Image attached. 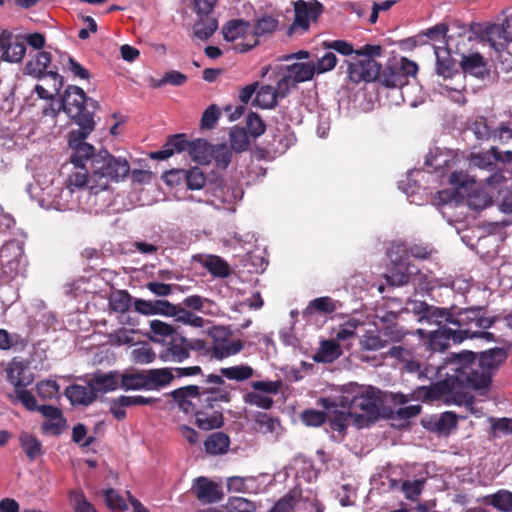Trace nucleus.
<instances>
[{
	"mask_svg": "<svg viewBox=\"0 0 512 512\" xmlns=\"http://www.w3.org/2000/svg\"><path fill=\"white\" fill-rule=\"evenodd\" d=\"M506 359L507 352L500 347L480 352L478 360L477 354L470 350L453 353L437 370L445 379L417 387L413 397L422 401L443 400L448 405H470L474 399L471 391L487 388L493 371Z\"/></svg>",
	"mask_w": 512,
	"mask_h": 512,
	"instance_id": "obj_1",
	"label": "nucleus"
},
{
	"mask_svg": "<svg viewBox=\"0 0 512 512\" xmlns=\"http://www.w3.org/2000/svg\"><path fill=\"white\" fill-rule=\"evenodd\" d=\"M72 150L70 163L73 170L67 179V188H87L95 193L106 190L111 182H118L129 175L130 165L125 158H116L107 150L95 153V147L86 140H68Z\"/></svg>",
	"mask_w": 512,
	"mask_h": 512,
	"instance_id": "obj_2",
	"label": "nucleus"
},
{
	"mask_svg": "<svg viewBox=\"0 0 512 512\" xmlns=\"http://www.w3.org/2000/svg\"><path fill=\"white\" fill-rule=\"evenodd\" d=\"M233 387L218 374L211 373L202 385H187L170 392V396L184 414L195 417V425L203 431L219 429L224 425L222 404L232 400Z\"/></svg>",
	"mask_w": 512,
	"mask_h": 512,
	"instance_id": "obj_3",
	"label": "nucleus"
},
{
	"mask_svg": "<svg viewBox=\"0 0 512 512\" xmlns=\"http://www.w3.org/2000/svg\"><path fill=\"white\" fill-rule=\"evenodd\" d=\"M100 108L98 101L87 97L84 90L78 86L69 85L61 98L58 108L51 104L44 109L45 115L57 116L62 109L68 117L79 126L68 133V140H86L95 129L94 115Z\"/></svg>",
	"mask_w": 512,
	"mask_h": 512,
	"instance_id": "obj_4",
	"label": "nucleus"
},
{
	"mask_svg": "<svg viewBox=\"0 0 512 512\" xmlns=\"http://www.w3.org/2000/svg\"><path fill=\"white\" fill-rule=\"evenodd\" d=\"M5 373L7 382L14 388V392L7 394V398L12 403L20 402L25 409L36 408V398L27 389L35 379L28 364L13 358L5 367Z\"/></svg>",
	"mask_w": 512,
	"mask_h": 512,
	"instance_id": "obj_5",
	"label": "nucleus"
},
{
	"mask_svg": "<svg viewBox=\"0 0 512 512\" xmlns=\"http://www.w3.org/2000/svg\"><path fill=\"white\" fill-rule=\"evenodd\" d=\"M496 320V317L486 316L485 306H474L455 311L454 326L464 341L473 339L476 330L491 328Z\"/></svg>",
	"mask_w": 512,
	"mask_h": 512,
	"instance_id": "obj_6",
	"label": "nucleus"
},
{
	"mask_svg": "<svg viewBox=\"0 0 512 512\" xmlns=\"http://www.w3.org/2000/svg\"><path fill=\"white\" fill-rule=\"evenodd\" d=\"M294 20L288 32L305 33L311 24H316L324 12V6L318 0H297L293 2Z\"/></svg>",
	"mask_w": 512,
	"mask_h": 512,
	"instance_id": "obj_7",
	"label": "nucleus"
},
{
	"mask_svg": "<svg viewBox=\"0 0 512 512\" xmlns=\"http://www.w3.org/2000/svg\"><path fill=\"white\" fill-rule=\"evenodd\" d=\"M347 65V77L353 84L361 82L370 83L378 79L381 70V64L375 59L345 60Z\"/></svg>",
	"mask_w": 512,
	"mask_h": 512,
	"instance_id": "obj_8",
	"label": "nucleus"
},
{
	"mask_svg": "<svg viewBox=\"0 0 512 512\" xmlns=\"http://www.w3.org/2000/svg\"><path fill=\"white\" fill-rule=\"evenodd\" d=\"M341 405L353 412V415L356 414L357 410H360L372 420L377 419L380 413L378 399L373 389H366L365 392L362 391L352 399H349L348 396H343Z\"/></svg>",
	"mask_w": 512,
	"mask_h": 512,
	"instance_id": "obj_9",
	"label": "nucleus"
},
{
	"mask_svg": "<svg viewBox=\"0 0 512 512\" xmlns=\"http://www.w3.org/2000/svg\"><path fill=\"white\" fill-rule=\"evenodd\" d=\"M485 35L491 47L497 52L506 51L512 44V17H507L502 24H493L486 28Z\"/></svg>",
	"mask_w": 512,
	"mask_h": 512,
	"instance_id": "obj_10",
	"label": "nucleus"
},
{
	"mask_svg": "<svg viewBox=\"0 0 512 512\" xmlns=\"http://www.w3.org/2000/svg\"><path fill=\"white\" fill-rule=\"evenodd\" d=\"M163 346L159 358L164 362L181 363L189 358L186 337L177 333L169 340L162 339Z\"/></svg>",
	"mask_w": 512,
	"mask_h": 512,
	"instance_id": "obj_11",
	"label": "nucleus"
},
{
	"mask_svg": "<svg viewBox=\"0 0 512 512\" xmlns=\"http://www.w3.org/2000/svg\"><path fill=\"white\" fill-rule=\"evenodd\" d=\"M192 492L203 504L217 503L224 497L221 485L204 476L195 479Z\"/></svg>",
	"mask_w": 512,
	"mask_h": 512,
	"instance_id": "obj_12",
	"label": "nucleus"
},
{
	"mask_svg": "<svg viewBox=\"0 0 512 512\" xmlns=\"http://www.w3.org/2000/svg\"><path fill=\"white\" fill-rule=\"evenodd\" d=\"M278 24V20L271 15H264L257 19L251 40L238 43L235 47L236 50L241 53L251 50L259 44V37L272 34L277 29Z\"/></svg>",
	"mask_w": 512,
	"mask_h": 512,
	"instance_id": "obj_13",
	"label": "nucleus"
},
{
	"mask_svg": "<svg viewBox=\"0 0 512 512\" xmlns=\"http://www.w3.org/2000/svg\"><path fill=\"white\" fill-rule=\"evenodd\" d=\"M451 342L454 344L463 342V337L455 328L441 327L428 333V348L433 352L445 351Z\"/></svg>",
	"mask_w": 512,
	"mask_h": 512,
	"instance_id": "obj_14",
	"label": "nucleus"
},
{
	"mask_svg": "<svg viewBox=\"0 0 512 512\" xmlns=\"http://www.w3.org/2000/svg\"><path fill=\"white\" fill-rule=\"evenodd\" d=\"M0 51L2 52L1 59L5 62L17 63L20 62L26 52L25 43L13 39V34L7 30L0 33Z\"/></svg>",
	"mask_w": 512,
	"mask_h": 512,
	"instance_id": "obj_15",
	"label": "nucleus"
},
{
	"mask_svg": "<svg viewBox=\"0 0 512 512\" xmlns=\"http://www.w3.org/2000/svg\"><path fill=\"white\" fill-rule=\"evenodd\" d=\"M469 162L473 167L493 172L489 177L483 180L487 185L494 186L504 180L500 173L495 172L497 165L494 162L490 149L483 152H472L469 156Z\"/></svg>",
	"mask_w": 512,
	"mask_h": 512,
	"instance_id": "obj_16",
	"label": "nucleus"
},
{
	"mask_svg": "<svg viewBox=\"0 0 512 512\" xmlns=\"http://www.w3.org/2000/svg\"><path fill=\"white\" fill-rule=\"evenodd\" d=\"M220 333H223L222 329H215L212 332V336L214 338L210 352L212 357L222 360L239 353L243 349V343L241 340H229L226 338L220 339Z\"/></svg>",
	"mask_w": 512,
	"mask_h": 512,
	"instance_id": "obj_17",
	"label": "nucleus"
},
{
	"mask_svg": "<svg viewBox=\"0 0 512 512\" xmlns=\"http://www.w3.org/2000/svg\"><path fill=\"white\" fill-rule=\"evenodd\" d=\"M65 396L69 399L72 405H84L88 406L92 404L97 395L95 393V389L93 388L91 382L88 385H79L72 384L68 386L65 390Z\"/></svg>",
	"mask_w": 512,
	"mask_h": 512,
	"instance_id": "obj_18",
	"label": "nucleus"
},
{
	"mask_svg": "<svg viewBox=\"0 0 512 512\" xmlns=\"http://www.w3.org/2000/svg\"><path fill=\"white\" fill-rule=\"evenodd\" d=\"M189 141L185 134H175L168 138L161 150L152 152L150 157L157 160H165L171 157L175 152L187 151Z\"/></svg>",
	"mask_w": 512,
	"mask_h": 512,
	"instance_id": "obj_19",
	"label": "nucleus"
},
{
	"mask_svg": "<svg viewBox=\"0 0 512 512\" xmlns=\"http://www.w3.org/2000/svg\"><path fill=\"white\" fill-rule=\"evenodd\" d=\"M402 365H403L402 369L405 372L416 375L419 380H425V379L431 380L434 377L440 379L439 381L445 379V376H440L437 373L438 368H440L442 366V364L437 367L430 366V367L423 368L421 363L416 359L415 354H413L408 359V361H406Z\"/></svg>",
	"mask_w": 512,
	"mask_h": 512,
	"instance_id": "obj_20",
	"label": "nucleus"
},
{
	"mask_svg": "<svg viewBox=\"0 0 512 512\" xmlns=\"http://www.w3.org/2000/svg\"><path fill=\"white\" fill-rule=\"evenodd\" d=\"M51 54L47 51H40L36 56L25 65V73L36 79L45 78L48 74L47 68L51 63Z\"/></svg>",
	"mask_w": 512,
	"mask_h": 512,
	"instance_id": "obj_21",
	"label": "nucleus"
},
{
	"mask_svg": "<svg viewBox=\"0 0 512 512\" xmlns=\"http://www.w3.org/2000/svg\"><path fill=\"white\" fill-rule=\"evenodd\" d=\"M147 390L168 386L175 379L172 368L149 369L146 372Z\"/></svg>",
	"mask_w": 512,
	"mask_h": 512,
	"instance_id": "obj_22",
	"label": "nucleus"
},
{
	"mask_svg": "<svg viewBox=\"0 0 512 512\" xmlns=\"http://www.w3.org/2000/svg\"><path fill=\"white\" fill-rule=\"evenodd\" d=\"M342 355V349L335 340H322L317 352L313 355L316 363H332Z\"/></svg>",
	"mask_w": 512,
	"mask_h": 512,
	"instance_id": "obj_23",
	"label": "nucleus"
},
{
	"mask_svg": "<svg viewBox=\"0 0 512 512\" xmlns=\"http://www.w3.org/2000/svg\"><path fill=\"white\" fill-rule=\"evenodd\" d=\"M187 151L194 161L200 164H208L212 159L213 145L204 139L189 141Z\"/></svg>",
	"mask_w": 512,
	"mask_h": 512,
	"instance_id": "obj_24",
	"label": "nucleus"
},
{
	"mask_svg": "<svg viewBox=\"0 0 512 512\" xmlns=\"http://www.w3.org/2000/svg\"><path fill=\"white\" fill-rule=\"evenodd\" d=\"M460 66L464 73H468L476 77H483L486 70L484 57L478 52L467 55L462 54Z\"/></svg>",
	"mask_w": 512,
	"mask_h": 512,
	"instance_id": "obj_25",
	"label": "nucleus"
},
{
	"mask_svg": "<svg viewBox=\"0 0 512 512\" xmlns=\"http://www.w3.org/2000/svg\"><path fill=\"white\" fill-rule=\"evenodd\" d=\"M19 444L30 461H34L43 454L41 441L29 432L23 431L20 433Z\"/></svg>",
	"mask_w": 512,
	"mask_h": 512,
	"instance_id": "obj_26",
	"label": "nucleus"
},
{
	"mask_svg": "<svg viewBox=\"0 0 512 512\" xmlns=\"http://www.w3.org/2000/svg\"><path fill=\"white\" fill-rule=\"evenodd\" d=\"M230 446V438L223 432L210 434L204 442L205 451L210 455L225 454Z\"/></svg>",
	"mask_w": 512,
	"mask_h": 512,
	"instance_id": "obj_27",
	"label": "nucleus"
},
{
	"mask_svg": "<svg viewBox=\"0 0 512 512\" xmlns=\"http://www.w3.org/2000/svg\"><path fill=\"white\" fill-rule=\"evenodd\" d=\"M435 55H436V72L438 75L443 76L444 78H450L453 75L455 61L451 57L450 52L440 46H435Z\"/></svg>",
	"mask_w": 512,
	"mask_h": 512,
	"instance_id": "obj_28",
	"label": "nucleus"
},
{
	"mask_svg": "<svg viewBox=\"0 0 512 512\" xmlns=\"http://www.w3.org/2000/svg\"><path fill=\"white\" fill-rule=\"evenodd\" d=\"M22 254V249L17 243H9L0 249V262L3 268L8 267L11 272L17 271L19 267L18 258Z\"/></svg>",
	"mask_w": 512,
	"mask_h": 512,
	"instance_id": "obj_29",
	"label": "nucleus"
},
{
	"mask_svg": "<svg viewBox=\"0 0 512 512\" xmlns=\"http://www.w3.org/2000/svg\"><path fill=\"white\" fill-rule=\"evenodd\" d=\"M96 395L99 392L115 391L120 386L119 376L116 372L107 374H96L90 380Z\"/></svg>",
	"mask_w": 512,
	"mask_h": 512,
	"instance_id": "obj_30",
	"label": "nucleus"
},
{
	"mask_svg": "<svg viewBox=\"0 0 512 512\" xmlns=\"http://www.w3.org/2000/svg\"><path fill=\"white\" fill-rule=\"evenodd\" d=\"M220 376L223 380L224 378L228 380H234L237 382H243L248 379H250L254 375V369L247 365V364H241V365H235L230 367H222L219 369Z\"/></svg>",
	"mask_w": 512,
	"mask_h": 512,
	"instance_id": "obj_31",
	"label": "nucleus"
},
{
	"mask_svg": "<svg viewBox=\"0 0 512 512\" xmlns=\"http://www.w3.org/2000/svg\"><path fill=\"white\" fill-rule=\"evenodd\" d=\"M287 71L288 75L293 77V81L296 85L297 83L311 80L314 75L317 74L313 62L293 63L287 66Z\"/></svg>",
	"mask_w": 512,
	"mask_h": 512,
	"instance_id": "obj_32",
	"label": "nucleus"
},
{
	"mask_svg": "<svg viewBox=\"0 0 512 512\" xmlns=\"http://www.w3.org/2000/svg\"><path fill=\"white\" fill-rule=\"evenodd\" d=\"M455 311L446 308L432 306L423 321L435 324L438 328L447 327V324L454 325Z\"/></svg>",
	"mask_w": 512,
	"mask_h": 512,
	"instance_id": "obj_33",
	"label": "nucleus"
},
{
	"mask_svg": "<svg viewBox=\"0 0 512 512\" xmlns=\"http://www.w3.org/2000/svg\"><path fill=\"white\" fill-rule=\"evenodd\" d=\"M339 306V301L334 300L329 296L318 297L309 302L304 314L311 315L314 312L331 314L334 313Z\"/></svg>",
	"mask_w": 512,
	"mask_h": 512,
	"instance_id": "obj_34",
	"label": "nucleus"
},
{
	"mask_svg": "<svg viewBox=\"0 0 512 512\" xmlns=\"http://www.w3.org/2000/svg\"><path fill=\"white\" fill-rule=\"evenodd\" d=\"M202 266L214 277L226 278L230 275L229 264L217 255H209L202 261Z\"/></svg>",
	"mask_w": 512,
	"mask_h": 512,
	"instance_id": "obj_35",
	"label": "nucleus"
},
{
	"mask_svg": "<svg viewBox=\"0 0 512 512\" xmlns=\"http://www.w3.org/2000/svg\"><path fill=\"white\" fill-rule=\"evenodd\" d=\"M378 79L387 88H401L408 84L397 65L387 66L382 73L380 72Z\"/></svg>",
	"mask_w": 512,
	"mask_h": 512,
	"instance_id": "obj_36",
	"label": "nucleus"
},
{
	"mask_svg": "<svg viewBox=\"0 0 512 512\" xmlns=\"http://www.w3.org/2000/svg\"><path fill=\"white\" fill-rule=\"evenodd\" d=\"M194 25V34L201 40L209 39L218 28V21L213 15L198 16Z\"/></svg>",
	"mask_w": 512,
	"mask_h": 512,
	"instance_id": "obj_37",
	"label": "nucleus"
},
{
	"mask_svg": "<svg viewBox=\"0 0 512 512\" xmlns=\"http://www.w3.org/2000/svg\"><path fill=\"white\" fill-rule=\"evenodd\" d=\"M250 28V23L243 19H232L223 27V37L228 42H233L243 36Z\"/></svg>",
	"mask_w": 512,
	"mask_h": 512,
	"instance_id": "obj_38",
	"label": "nucleus"
},
{
	"mask_svg": "<svg viewBox=\"0 0 512 512\" xmlns=\"http://www.w3.org/2000/svg\"><path fill=\"white\" fill-rule=\"evenodd\" d=\"M387 284L402 286L409 282L410 274L407 272V263H393V267L385 275Z\"/></svg>",
	"mask_w": 512,
	"mask_h": 512,
	"instance_id": "obj_39",
	"label": "nucleus"
},
{
	"mask_svg": "<svg viewBox=\"0 0 512 512\" xmlns=\"http://www.w3.org/2000/svg\"><path fill=\"white\" fill-rule=\"evenodd\" d=\"M388 344V340L382 338L376 330H367L360 339V347L362 350L377 351Z\"/></svg>",
	"mask_w": 512,
	"mask_h": 512,
	"instance_id": "obj_40",
	"label": "nucleus"
},
{
	"mask_svg": "<svg viewBox=\"0 0 512 512\" xmlns=\"http://www.w3.org/2000/svg\"><path fill=\"white\" fill-rule=\"evenodd\" d=\"M120 387L126 391L147 390L146 373L136 372L121 375Z\"/></svg>",
	"mask_w": 512,
	"mask_h": 512,
	"instance_id": "obj_41",
	"label": "nucleus"
},
{
	"mask_svg": "<svg viewBox=\"0 0 512 512\" xmlns=\"http://www.w3.org/2000/svg\"><path fill=\"white\" fill-rule=\"evenodd\" d=\"M132 304V297L126 290H118L109 297V307L117 313L127 312Z\"/></svg>",
	"mask_w": 512,
	"mask_h": 512,
	"instance_id": "obj_42",
	"label": "nucleus"
},
{
	"mask_svg": "<svg viewBox=\"0 0 512 512\" xmlns=\"http://www.w3.org/2000/svg\"><path fill=\"white\" fill-rule=\"evenodd\" d=\"M426 484L425 478L416 479L413 481L404 480L401 482V491L405 498L411 502L419 500Z\"/></svg>",
	"mask_w": 512,
	"mask_h": 512,
	"instance_id": "obj_43",
	"label": "nucleus"
},
{
	"mask_svg": "<svg viewBox=\"0 0 512 512\" xmlns=\"http://www.w3.org/2000/svg\"><path fill=\"white\" fill-rule=\"evenodd\" d=\"M183 174V182H185L188 189L199 190L205 186L206 177L199 167L183 169Z\"/></svg>",
	"mask_w": 512,
	"mask_h": 512,
	"instance_id": "obj_44",
	"label": "nucleus"
},
{
	"mask_svg": "<svg viewBox=\"0 0 512 512\" xmlns=\"http://www.w3.org/2000/svg\"><path fill=\"white\" fill-rule=\"evenodd\" d=\"M231 149L237 153L246 151L250 141L247 131L241 127H234L229 133Z\"/></svg>",
	"mask_w": 512,
	"mask_h": 512,
	"instance_id": "obj_45",
	"label": "nucleus"
},
{
	"mask_svg": "<svg viewBox=\"0 0 512 512\" xmlns=\"http://www.w3.org/2000/svg\"><path fill=\"white\" fill-rule=\"evenodd\" d=\"M278 97L274 87L270 85L262 86L256 93L255 103L264 109H272L277 105Z\"/></svg>",
	"mask_w": 512,
	"mask_h": 512,
	"instance_id": "obj_46",
	"label": "nucleus"
},
{
	"mask_svg": "<svg viewBox=\"0 0 512 512\" xmlns=\"http://www.w3.org/2000/svg\"><path fill=\"white\" fill-rule=\"evenodd\" d=\"M486 502L500 511H512V492L500 490L497 493L487 496Z\"/></svg>",
	"mask_w": 512,
	"mask_h": 512,
	"instance_id": "obj_47",
	"label": "nucleus"
},
{
	"mask_svg": "<svg viewBox=\"0 0 512 512\" xmlns=\"http://www.w3.org/2000/svg\"><path fill=\"white\" fill-rule=\"evenodd\" d=\"M469 129L479 141H488L493 135V131L487 123V119L483 116L476 117L470 124Z\"/></svg>",
	"mask_w": 512,
	"mask_h": 512,
	"instance_id": "obj_48",
	"label": "nucleus"
},
{
	"mask_svg": "<svg viewBox=\"0 0 512 512\" xmlns=\"http://www.w3.org/2000/svg\"><path fill=\"white\" fill-rule=\"evenodd\" d=\"M352 416L353 412L351 411H336L334 416L329 418L330 429L337 431L341 435V438H343L349 425V420Z\"/></svg>",
	"mask_w": 512,
	"mask_h": 512,
	"instance_id": "obj_49",
	"label": "nucleus"
},
{
	"mask_svg": "<svg viewBox=\"0 0 512 512\" xmlns=\"http://www.w3.org/2000/svg\"><path fill=\"white\" fill-rule=\"evenodd\" d=\"M255 429L262 433L268 434L273 433L276 430V427L280 425V422L277 418H274L267 413L259 412L255 416Z\"/></svg>",
	"mask_w": 512,
	"mask_h": 512,
	"instance_id": "obj_50",
	"label": "nucleus"
},
{
	"mask_svg": "<svg viewBox=\"0 0 512 512\" xmlns=\"http://www.w3.org/2000/svg\"><path fill=\"white\" fill-rule=\"evenodd\" d=\"M59 385L54 380H42L36 384V391L42 400H51L59 395Z\"/></svg>",
	"mask_w": 512,
	"mask_h": 512,
	"instance_id": "obj_51",
	"label": "nucleus"
},
{
	"mask_svg": "<svg viewBox=\"0 0 512 512\" xmlns=\"http://www.w3.org/2000/svg\"><path fill=\"white\" fill-rule=\"evenodd\" d=\"M212 158L215 160L218 168L226 169L231 162V149L226 144L213 146Z\"/></svg>",
	"mask_w": 512,
	"mask_h": 512,
	"instance_id": "obj_52",
	"label": "nucleus"
},
{
	"mask_svg": "<svg viewBox=\"0 0 512 512\" xmlns=\"http://www.w3.org/2000/svg\"><path fill=\"white\" fill-rule=\"evenodd\" d=\"M321 46L324 49L330 50L332 52H337L343 56H350L353 55L355 52L353 45L346 40L323 41L321 43Z\"/></svg>",
	"mask_w": 512,
	"mask_h": 512,
	"instance_id": "obj_53",
	"label": "nucleus"
},
{
	"mask_svg": "<svg viewBox=\"0 0 512 512\" xmlns=\"http://www.w3.org/2000/svg\"><path fill=\"white\" fill-rule=\"evenodd\" d=\"M243 401L246 404L254 405L259 408L268 410L273 406V399L269 396H264L260 393H257L255 391L247 392L243 395Z\"/></svg>",
	"mask_w": 512,
	"mask_h": 512,
	"instance_id": "obj_54",
	"label": "nucleus"
},
{
	"mask_svg": "<svg viewBox=\"0 0 512 512\" xmlns=\"http://www.w3.org/2000/svg\"><path fill=\"white\" fill-rule=\"evenodd\" d=\"M246 126L248 133L257 138L265 132L266 125L261 117L254 112H250L246 118Z\"/></svg>",
	"mask_w": 512,
	"mask_h": 512,
	"instance_id": "obj_55",
	"label": "nucleus"
},
{
	"mask_svg": "<svg viewBox=\"0 0 512 512\" xmlns=\"http://www.w3.org/2000/svg\"><path fill=\"white\" fill-rule=\"evenodd\" d=\"M227 508L230 512H255L256 505L243 497H230L228 499Z\"/></svg>",
	"mask_w": 512,
	"mask_h": 512,
	"instance_id": "obj_56",
	"label": "nucleus"
},
{
	"mask_svg": "<svg viewBox=\"0 0 512 512\" xmlns=\"http://www.w3.org/2000/svg\"><path fill=\"white\" fill-rule=\"evenodd\" d=\"M104 498L107 507L110 510H127V504L123 497L113 488L106 489L104 491Z\"/></svg>",
	"mask_w": 512,
	"mask_h": 512,
	"instance_id": "obj_57",
	"label": "nucleus"
},
{
	"mask_svg": "<svg viewBox=\"0 0 512 512\" xmlns=\"http://www.w3.org/2000/svg\"><path fill=\"white\" fill-rule=\"evenodd\" d=\"M150 329L155 336L161 337V340H169L177 334L172 325L157 319L150 322Z\"/></svg>",
	"mask_w": 512,
	"mask_h": 512,
	"instance_id": "obj_58",
	"label": "nucleus"
},
{
	"mask_svg": "<svg viewBox=\"0 0 512 512\" xmlns=\"http://www.w3.org/2000/svg\"><path fill=\"white\" fill-rule=\"evenodd\" d=\"M338 59L334 52L327 51L314 63L317 74H323L333 70L337 65Z\"/></svg>",
	"mask_w": 512,
	"mask_h": 512,
	"instance_id": "obj_59",
	"label": "nucleus"
},
{
	"mask_svg": "<svg viewBox=\"0 0 512 512\" xmlns=\"http://www.w3.org/2000/svg\"><path fill=\"white\" fill-rule=\"evenodd\" d=\"M67 426V420L64 416L56 419H48L41 424L43 434L59 436Z\"/></svg>",
	"mask_w": 512,
	"mask_h": 512,
	"instance_id": "obj_60",
	"label": "nucleus"
},
{
	"mask_svg": "<svg viewBox=\"0 0 512 512\" xmlns=\"http://www.w3.org/2000/svg\"><path fill=\"white\" fill-rule=\"evenodd\" d=\"M156 354L149 345H142L132 351V360L136 364H148L155 360Z\"/></svg>",
	"mask_w": 512,
	"mask_h": 512,
	"instance_id": "obj_61",
	"label": "nucleus"
},
{
	"mask_svg": "<svg viewBox=\"0 0 512 512\" xmlns=\"http://www.w3.org/2000/svg\"><path fill=\"white\" fill-rule=\"evenodd\" d=\"M176 320L182 322L184 324H188L192 327L202 328L204 327L205 320L204 318L194 314L193 312L186 310L182 307H179Z\"/></svg>",
	"mask_w": 512,
	"mask_h": 512,
	"instance_id": "obj_62",
	"label": "nucleus"
},
{
	"mask_svg": "<svg viewBox=\"0 0 512 512\" xmlns=\"http://www.w3.org/2000/svg\"><path fill=\"white\" fill-rule=\"evenodd\" d=\"M458 418L454 412L447 411L441 414L435 424V428L439 432H449L457 427Z\"/></svg>",
	"mask_w": 512,
	"mask_h": 512,
	"instance_id": "obj_63",
	"label": "nucleus"
},
{
	"mask_svg": "<svg viewBox=\"0 0 512 512\" xmlns=\"http://www.w3.org/2000/svg\"><path fill=\"white\" fill-rule=\"evenodd\" d=\"M295 497L288 493L281 497L269 510V512H292L295 508Z\"/></svg>",
	"mask_w": 512,
	"mask_h": 512,
	"instance_id": "obj_64",
	"label": "nucleus"
}]
</instances>
